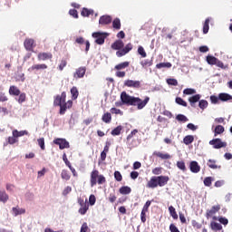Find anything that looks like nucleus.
<instances>
[{
	"instance_id": "obj_1",
	"label": "nucleus",
	"mask_w": 232,
	"mask_h": 232,
	"mask_svg": "<svg viewBox=\"0 0 232 232\" xmlns=\"http://www.w3.org/2000/svg\"><path fill=\"white\" fill-rule=\"evenodd\" d=\"M121 101L115 102V106L118 108L125 104L126 106H137V110H144L148 102H150V97L147 96L144 100H141L139 97L130 96L128 92H122L121 93Z\"/></svg>"
},
{
	"instance_id": "obj_2",
	"label": "nucleus",
	"mask_w": 232,
	"mask_h": 232,
	"mask_svg": "<svg viewBox=\"0 0 232 232\" xmlns=\"http://www.w3.org/2000/svg\"><path fill=\"white\" fill-rule=\"evenodd\" d=\"M53 106H59L60 115H64L66 110H70L73 106V102L72 100L66 102V92H63L61 95L54 96Z\"/></svg>"
},
{
	"instance_id": "obj_3",
	"label": "nucleus",
	"mask_w": 232,
	"mask_h": 232,
	"mask_svg": "<svg viewBox=\"0 0 232 232\" xmlns=\"http://www.w3.org/2000/svg\"><path fill=\"white\" fill-rule=\"evenodd\" d=\"M111 48L112 50H118L116 52L117 57H124V55L130 53V52L133 50V44L130 43L124 47V42L122 40H116L113 44H111Z\"/></svg>"
},
{
	"instance_id": "obj_4",
	"label": "nucleus",
	"mask_w": 232,
	"mask_h": 232,
	"mask_svg": "<svg viewBox=\"0 0 232 232\" xmlns=\"http://www.w3.org/2000/svg\"><path fill=\"white\" fill-rule=\"evenodd\" d=\"M169 182V177L168 176H154L148 181L146 188L155 189V188H164Z\"/></svg>"
},
{
	"instance_id": "obj_5",
	"label": "nucleus",
	"mask_w": 232,
	"mask_h": 232,
	"mask_svg": "<svg viewBox=\"0 0 232 232\" xmlns=\"http://www.w3.org/2000/svg\"><path fill=\"white\" fill-rule=\"evenodd\" d=\"M90 182H91V188L97 186V184L101 186L102 184H106V177H104V175L102 174H100V172L97 169H93L91 172Z\"/></svg>"
},
{
	"instance_id": "obj_6",
	"label": "nucleus",
	"mask_w": 232,
	"mask_h": 232,
	"mask_svg": "<svg viewBox=\"0 0 232 232\" xmlns=\"http://www.w3.org/2000/svg\"><path fill=\"white\" fill-rule=\"evenodd\" d=\"M110 34L108 33H102V32H95L92 33V37L95 39L96 44L102 45L104 44V41H106V37H108Z\"/></svg>"
},
{
	"instance_id": "obj_7",
	"label": "nucleus",
	"mask_w": 232,
	"mask_h": 232,
	"mask_svg": "<svg viewBox=\"0 0 232 232\" xmlns=\"http://www.w3.org/2000/svg\"><path fill=\"white\" fill-rule=\"evenodd\" d=\"M209 144L210 146H213L214 150H220L221 148H226L227 146V142L222 141L219 138L211 140Z\"/></svg>"
},
{
	"instance_id": "obj_8",
	"label": "nucleus",
	"mask_w": 232,
	"mask_h": 232,
	"mask_svg": "<svg viewBox=\"0 0 232 232\" xmlns=\"http://www.w3.org/2000/svg\"><path fill=\"white\" fill-rule=\"evenodd\" d=\"M78 204L79 206H81V208L78 210V213H80V215H86L88 209H90V204H88V202L84 201V199L81 198H78Z\"/></svg>"
},
{
	"instance_id": "obj_9",
	"label": "nucleus",
	"mask_w": 232,
	"mask_h": 232,
	"mask_svg": "<svg viewBox=\"0 0 232 232\" xmlns=\"http://www.w3.org/2000/svg\"><path fill=\"white\" fill-rule=\"evenodd\" d=\"M53 144H56L57 146H59L60 150H65L70 148V142H68L66 139H63V138H58L53 140Z\"/></svg>"
},
{
	"instance_id": "obj_10",
	"label": "nucleus",
	"mask_w": 232,
	"mask_h": 232,
	"mask_svg": "<svg viewBox=\"0 0 232 232\" xmlns=\"http://www.w3.org/2000/svg\"><path fill=\"white\" fill-rule=\"evenodd\" d=\"M24 46L27 52H34V48H35V40L26 38L24 42Z\"/></svg>"
},
{
	"instance_id": "obj_11",
	"label": "nucleus",
	"mask_w": 232,
	"mask_h": 232,
	"mask_svg": "<svg viewBox=\"0 0 232 232\" xmlns=\"http://www.w3.org/2000/svg\"><path fill=\"white\" fill-rule=\"evenodd\" d=\"M124 86L127 88H134L135 90H139L140 88V81H135V80H126L124 82Z\"/></svg>"
},
{
	"instance_id": "obj_12",
	"label": "nucleus",
	"mask_w": 232,
	"mask_h": 232,
	"mask_svg": "<svg viewBox=\"0 0 232 232\" xmlns=\"http://www.w3.org/2000/svg\"><path fill=\"white\" fill-rule=\"evenodd\" d=\"M218 211H220V205L213 206L210 209L207 210L206 218H211V217H213V215H216L217 213H218Z\"/></svg>"
},
{
	"instance_id": "obj_13",
	"label": "nucleus",
	"mask_w": 232,
	"mask_h": 232,
	"mask_svg": "<svg viewBox=\"0 0 232 232\" xmlns=\"http://www.w3.org/2000/svg\"><path fill=\"white\" fill-rule=\"evenodd\" d=\"M86 75V67H80L76 69V72L73 74L74 79H82Z\"/></svg>"
},
{
	"instance_id": "obj_14",
	"label": "nucleus",
	"mask_w": 232,
	"mask_h": 232,
	"mask_svg": "<svg viewBox=\"0 0 232 232\" xmlns=\"http://www.w3.org/2000/svg\"><path fill=\"white\" fill-rule=\"evenodd\" d=\"M111 21L112 18L110 15L105 14L100 17L99 24H102V26H105L106 24H111Z\"/></svg>"
},
{
	"instance_id": "obj_15",
	"label": "nucleus",
	"mask_w": 232,
	"mask_h": 232,
	"mask_svg": "<svg viewBox=\"0 0 232 232\" xmlns=\"http://www.w3.org/2000/svg\"><path fill=\"white\" fill-rule=\"evenodd\" d=\"M37 57L38 61H48V59H53V54L52 53H40Z\"/></svg>"
},
{
	"instance_id": "obj_16",
	"label": "nucleus",
	"mask_w": 232,
	"mask_h": 232,
	"mask_svg": "<svg viewBox=\"0 0 232 232\" xmlns=\"http://www.w3.org/2000/svg\"><path fill=\"white\" fill-rule=\"evenodd\" d=\"M153 156L158 157L159 159H161V160H168L171 159V155H169L168 153L164 154L160 151H154Z\"/></svg>"
},
{
	"instance_id": "obj_17",
	"label": "nucleus",
	"mask_w": 232,
	"mask_h": 232,
	"mask_svg": "<svg viewBox=\"0 0 232 232\" xmlns=\"http://www.w3.org/2000/svg\"><path fill=\"white\" fill-rule=\"evenodd\" d=\"M9 95H14V97H17L21 95V90L15 85H11L9 87Z\"/></svg>"
},
{
	"instance_id": "obj_18",
	"label": "nucleus",
	"mask_w": 232,
	"mask_h": 232,
	"mask_svg": "<svg viewBox=\"0 0 232 232\" xmlns=\"http://www.w3.org/2000/svg\"><path fill=\"white\" fill-rule=\"evenodd\" d=\"M9 198L10 197L6 194V191L3 188H0V202H3V204H6Z\"/></svg>"
},
{
	"instance_id": "obj_19",
	"label": "nucleus",
	"mask_w": 232,
	"mask_h": 232,
	"mask_svg": "<svg viewBox=\"0 0 232 232\" xmlns=\"http://www.w3.org/2000/svg\"><path fill=\"white\" fill-rule=\"evenodd\" d=\"M189 168H190V171L192 173H198L200 171V166L198 165V162H197V161H191Z\"/></svg>"
},
{
	"instance_id": "obj_20",
	"label": "nucleus",
	"mask_w": 232,
	"mask_h": 232,
	"mask_svg": "<svg viewBox=\"0 0 232 232\" xmlns=\"http://www.w3.org/2000/svg\"><path fill=\"white\" fill-rule=\"evenodd\" d=\"M12 211H13V215H14V217H17L19 215H24V213H26V209L21 208H19V206L14 207L12 208Z\"/></svg>"
},
{
	"instance_id": "obj_21",
	"label": "nucleus",
	"mask_w": 232,
	"mask_h": 232,
	"mask_svg": "<svg viewBox=\"0 0 232 232\" xmlns=\"http://www.w3.org/2000/svg\"><path fill=\"white\" fill-rule=\"evenodd\" d=\"M219 101H222V102H227V101H232V96L226 92H221L218 94Z\"/></svg>"
},
{
	"instance_id": "obj_22",
	"label": "nucleus",
	"mask_w": 232,
	"mask_h": 232,
	"mask_svg": "<svg viewBox=\"0 0 232 232\" xmlns=\"http://www.w3.org/2000/svg\"><path fill=\"white\" fill-rule=\"evenodd\" d=\"M200 101V94H195L194 96L188 98V102L192 108H195V104Z\"/></svg>"
},
{
	"instance_id": "obj_23",
	"label": "nucleus",
	"mask_w": 232,
	"mask_h": 232,
	"mask_svg": "<svg viewBox=\"0 0 232 232\" xmlns=\"http://www.w3.org/2000/svg\"><path fill=\"white\" fill-rule=\"evenodd\" d=\"M48 69V65H46L45 63H38V64H34L33 65L30 70L34 71H39V70H46Z\"/></svg>"
},
{
	"instance_id": "obj_24",
	"label": "nucleus",
	"mask_w": 232,
	"mask_h": 232,
	"mask_svg": "<svg viewBox=\"0 0 232 232\" xmlns=\"http://www.w3.org/2000/svg\"><path fill=\"white\" fill-rule=\"evenodd\" d=\"M208 166L210 169H220L222 168V166L217 165V160H208Z\"/></svg>"
},
{
	"instance_id": "obj_25",
	"label": "nucleus",
	"mask_w": 232,
	"mask_h": 232,
	"mask_svg": "<svg viewBox=\"0 0 232 232\" xmlns=\"http://www.w3.org/2000/svg\"><path fill=\"white\" fill-rule=\"evenodd\" d=\"M210 228L212 229V231H222V225L220 223L211 221Z\"/></svg>"
},
{
	"instance_id": "obj_26",
	"label": "nucleus",
	"mask_w": 232,
	"mask_h": 232,
	"mask_svg": "<svg viewBox=\"0 0 232 232\" xmlns=\"http://www.w3.org/2000/svg\"><path fill=\"white\" fill-rule=\"evenodd\" d=\"M81 15L82 17H90V15H93V10L83 7L81 12Z\"/></svg>"
},
{
	"instance_id": "obj_27",
	"label": "nucleus",
	"mask_w": 232,
	"mask_h": 232,
	"mask_svg": "<svg viewBox=\"0 0 232 232\" xmlns=\"http://www.w3.org/2000/svg\"><path fill=\"white\" fill-rule=\"evenodd\" d=\"M121 195H130L131 193V188L128 186H122L119 189Z\"/></svg>"
},
{
	"instance_id": "obj_28",
	"label": "nucleus",
	"mask_w": 232,
	"mask_h": 232,
	"mask_svg": "<svg viewBox=\"0 0 232 232\" xmlns=\"http://www.w3.org/2000/svg\"><path fill=\"white\" fill-rule=\"evenodd\" d=\"M195 140V137L193 135H187L183 138V142L186 146H189Z\"/></svg>"
},
{
	"instance_id": "obj_29",
	"label": "nucleus",
	"mask_w": 232,
	"mask_h": 232,
	"mask_svg": "<svg viewBox=\"0 0 232 232\" xmlns=\"http://www.w3.org/2000/svg\"><path fill=\"white\" fill-rule=\"evenodd\" d=\"M102 121L105 122V124H110V122H111V113L105 112L102 117Z\"/></svg>"
},
{
	"instance_id": "obj_30",
	"label": "nucleus",
	"mask_w": 232,
	"mask_h": 232,
	"mask_svg": "<svg viewBox=\"0 0 232 232\" xmlns=\"http://www.w3.org/2000/svg\"><path fill=\"white\" fill-rule=\"evenodd\" d=\"M13 135L14 137H15L16 139H19V137H24V135H28V131L26 130H13Z\"/></svg>"
},
{
	"instance_id": "obj_31",
	"label": "nucleus",
	"mask_w": 232,
	"mask_h": 232,
	"mask_svg": "<svg viewBox=\"0 0 232 232\" xmlns=\"http://www.w3.org/2000/svg\"><path fill=\"white\" fill-rule=\"evenodd\" d=\"M224 131H225L224 126L218 125V126H216V128L214 130V136L217 137L218 135H222V133H224Z\"/></svg>"
},
{
	"instance_id": "obj_32",
	"label": "nucleus",
	"mask_w": 232,
	"mask_h": 232,
	"mask_svg": "<svg viewBox=\"0 0 232 232\" xmlns=\"http://www.w3.org/2000/svg\"><path fill=\"white\" fill-rule=\"evenodd\" d=\"M169 211L170 217H172V218L174 220H177L179 218V215L177 214V210L175 209V208L173 206L169 207Z\"/></svg>"
},
{
	"instance_id": "obj_33",
	"label": "nucleus",
	"mask_w": 232,
	"mask_h": 232,
	"mask_svg": "<svg viewBox=\"0 0 232 232\" xmlns=\"http://www.w3.org/2000/svg\"><path fill=\"white\" fill-rule=\"evenodd\" d=\"M130 66V62H123L121 63H119L117 65H115L114 69L115 70H124L126 68H128Z\"/></svg>"
},
{
	"instance_id": "obj_34",
	"label": "nucleus",
	"mask_w": 232,
	"mask_h": 232,
	"mask_svg": "<svg viewBox=\"0 0 232 232\" xmlns=\"http://www.w3.org/2000/svg\"><path fill=\"white\" fill-rule=\"evenodd\" d=\"M140 65L142 68H148V66H152L153 65V60L150 59H145L140 62Z\"/></svg>"
},
{
	"instance_id": "obj_35",
	"label": "nucleus",
	"mask_w": 232,
	"mask_h": 232,
	"mask_svg": "<svg viewBox=\"0 0 232 232\" xmlns=\"http://www.w3.org/2000/svg\"><path fill=\"white\" fill-rule=\"evenodd\" d=\"M121 131H122V127L120 125L111 130V135H112V137H117L121 135Z\"/></svg>"
},
{
	"instance_id": "obj_36",
	"label": "nucleus",
	"mask_w": 232,
	"mask_h": 232,
	"mask_svg": "<svg viewBox=\"0 0 232 232\" xmlns=\"http://www.w3.org/2000/svg\"><path fill=\"white\" fill-rule=\"evenodd\" d=\"M71 95H72V101H75L77 97H79V90L77 89V87H72L71 89Z\"/></svg>"
},
{
	"instance_id": "obj_37",
	"label": "nucleus",
	"mask_w": 232,
	"mask_h": 232,
	"mask_svg": "<svg viewBox=\"0 0 232 232\" xmlns=\"http://www.w3.org/2000/svg\"><path fill=\"white\" fill-rule=\"evenodd\" d=\"M211 19L210 18H207L205 20V23L203 24V34H208V32H209V23H210Z\"/></svg>"
},
{
	"instance_id": "obj_38",
	"label": "nucleus",
	"mask_w": 232,
	"mask_h": 232,
	"mask_svg": "<svg viewBox=\"0 0 232 232\" xmlns=\"http://www.w3.org/2000/svg\"><path fill=\"white\" fill-rule=\"evenodd\" d=\"M218 59V58H217L215 56L208 55V56H207V63L213 66L217 63Z\"/></svg>"
},
{
	"instance_id": "obj_39",
	"label": "nucleus",
	"mask_w": 232,
	"mask_h": 232,
	"mask_svg": "<svg viewBox=\"0 0 232 232\" xmlns=\"http://www.w3.org/2000/svg\"><path fill=\"white\" fill-rule=\"evenodd\" d=\"M112 28H114V30H121V19L115 18L112 21Z\"/></svg>"
},
{
	"instance_id": "obj_40",
	"label": "nucleus",
	"mask_w": 232,
	"mask_h": 232,
	"mask_svg": "<svg viewBox=\"0 0 232 232\" xmlns=\"http://www.w3.org/2000/svg\"><path fill=\"white\" fill-rule=\"evenodd\" d=\"M156 68H158V70H160L162 68H171V63H160L156 64Z\"/></svg>"
},
{
	"instance_id": "obj_41",
	"label": "nucleus",
	"mask_w": 232,
	"mask_h": 232,
	"mask_svg": "<svg viewBox=\"0 0 232 232\" xmlns=\"http://www.w3.org/2000/svg\"><path fill=\"white\" fill-rule=\"evenodd\" d=\"M61 177L63 180H70L71 179L70 172L66 169L62 170Z\"/></svg>"
},
{
	"instance_id": "obj_42",
	"label": "nucleus",
	"mask_w": 232,
	"mask_h": 232,
	"mask_svg": "<svg viewBox=\"0 0 232 232\" xmlns=\"http://www.w3.org/2000/svg\"><path fill=\"white\" fill-rule=\"evenodd\" d=\"M175 102H177L179 106H184L185 108L188 106V102H186V101L180 97H176Z\"/></svg>"
},
{
	"instance_id": "obj_43",
	"label": "nucleus",
	"mask_w": 232,
	"mask_h": 232,
	"mask_svg": "<svg viewBox=\"0 0 232 232\" xmlns=\"http://www.w3.org/2000/svg\"><path fill=\"white\" fill-rule=\"evenodd\" d=\"M167 84H169V86H179V81L174 78H169L167 79Z\"/></svg>"
},
{
	"instance_id": "obj_44",
	"label": "nucleus",
	"mask_w": 232,
	"mask_h": 232,
	"mask_svg": "<svg viewBox=\"0 0 232 232\" xmlns=\"http://www.w3.org/2000/svg\"><path fill=\"white\" fill-rule=\"evenodd\" d=\"M176 119L179 121V122H188L189 121L184 114H178Z\"/></svg>"
},
{
	"instance_id": "obj_45",
	"label": "nucleus",
	"mask_w": 232,
	"mask_h": 232,
	"mask_svg": "<svg viewBox=\"0 0 232 232\" xmlns=\"http://www.w3.org/2000/svg\"><path fill=\"white\" fill-rule=\"evenodd\" d=\"M25 101H26V93L24 92L20 93L17 99V102L19 104H23V102H24Z\"/></svg>"
},
{
	"instance_id": "obj_46",
	"label": "nucleus",
	"mask_w": 232,
	"mask_h": 232,
	"mask_svg": "<svg viewBox=\"0 0 232 232\" xmlns=\"http://www.w3.org/2000/svg\"><path fill=\"white\" fill-rule=\"evenodd\" d=\"M114 179L117 180V182H122V174H121V171H114Z\"/></svg>"
},
{
	"instance_id": "obj_47",
	"label": "nucleus",
	"mask_w": 232,
	"mask_h": 232,
	"mask_svg": "<svg viewBox=\"0 0 232 232\" xmlns=\"http://www.w3.org/2000/svg\"><path fill=\"white\" fill-rule=\"evenodd\" d=\"M7 142L9 144H15V143L19 142V140L15 136L13 135V136H9L7 138Z\"/></svg>"
},
{
	"instance_id": "obj_48",
	"label": "nucleus",
	"mask_w": 232,
	"mask_h": 232,
	"mask_svg": "<svg viewBox=\"0 0 232 232\" xmlns=\"http://www.w3.org/2000/svg\"><path fill=\"white\" fill-rule=\"evenodd\" d=\"M208 101L206 100H200L199 103H198V107L200 108V110H206V108H208Z\"/></svg>"
},
{
	"instance_id": "obj_49",
	"label": "nucleus",
	"mask_w": 232,
	"mask_h": 232,
	"mask_svg": "<svg viewBox=\"0 0 232 232\" xmlns=\"http://www.w3.org/2000/svg\"><path fill=\"white\" fill-rule=\"evenodd\" d=\"M212 182H213V178L211 177H207L204 179V185L207 186V188H210Z\"/></svg>"
},
{
	"instance_id": "obj_50",
	"label": "nucleus",
	"mask_w": 232,
	"mask_h": 232,
	"mask_svg": "<svg viewBox=\"0 0 232 232\" xmlns=\"http://www.w3.org/2000/svg\"><path fill=\"white\" fill-rule=\"evenodd\" d=\"M137 133H139V130L134 129L133 130H131V132L127 136V140L128 141L131 140V139H133V137H135Z\"/></svg>"
},
{
	"instance_id": "obj_51",
	"label": "nucleus",
	"mask_w": 232,
	"mask_h": 232,
	"mask_svg": "<svg viewBox=\"0 0 232 232\" xmlns=\"http://www.w3.org/2000/svg\"><path fill=\"white\" fill-rule=\"evenodd\" d=\"M177 168H179V169H181V171H186V163L184 161H178L177 162Z\"/></svg>"
},
{
	"instance_id": "obj_52",
	"label": "nucleus",
	"mask_w": 232,
	"mask_h": 232,
	"mask_svg": "<svg viewBox=\"0 0 232 232\" xmlns=\"http://www.w3.org/2000/svg\"><path fill=\"white\" fill-rule=\"evenodd\" d=\"M69 14L72 15V17H74V19H79V13L76 9H70Z\"/></svg>"
},
{
	"instance_id": "obj_53",
	"label": "nucleus",
	"mask_w": 232,
	"mask_h": 232,
	"mask_svg": "<svg viewBox=\"0 0 232 232\" xmlns=\"http://www.w3.org/2000/svg\"><path fill=\"white\" fill-rule=\"evenodd\" d=\"M8 101V96L5 92H0V102H6Z\"/></svg>"
},
{
	"instance_id": "obj_54",
	"label": "nucleus",
	"mask_w": 232,
	"mask_h": 232,
	"mask_svg": "<svg viewBox=\"0 0 232 232\" xmlns=\"http://www.w3.org/2000/svg\"><path fill=\"white\" fill-rule=\"evenodd\" d=\"M184 95H193L194 93H197V91L195 89H189L187 88L183 91Z\"/></svg>"
},
{
	"instance_id": "obj_55",
	"label": "nucleus",
	"mask_w": 232,
	"mask_h": 232,
	"mask_svg": "<svg viewBox=\"0 0 232 232\" xmlns=\"http://www.w3.org/2000/svg\"><path fill=\"white\" fill-rule=\"evenodd\" d=\"M191 225L194 227V229H202V224L197 222V220H192Z\"/></svg>"
},
{
	"instance_id": "obj_56",
	"label": "nucleus",
	"mask_w": 232,
	"mask_h": 232,
	"mask_svg": "<svg viewBox=\"0 0 232 232\" xmlns=\"http://www.w3.org/2000/svg\"><path fill=\"white\" fill-rule=\"evenodd\" d=\"M38 146H40L41 150H44L46 147L44 146V138H40L37 140Z\"/></svg>"
},
{
	"instance_id": "obj_57",
	"label": "nucleus",
	"mask_w": 232,
	"mask_h": 232,
	"mask_svg": "<svg viewBox=\"0 0 232 232\" xmlns=\"http://www.w3.org/2000/svg\"><path fill=\"white\" fill-rule=\"evenodd\" d=\"M95 202H97V198H95V195L92 194L89 197V204H90V206H95Z\"/></svg>"
},
{
	"instance_id": "obj_58",
	"label": "nucleus",
	"mask_w": 232,
	"mask_h": 232,
	"mask_svg": "<svg viewBox=\"0 0 232 232\" xmlns=\"http://www.w3.org/2000/svg\"><path fill=\"white\" fill-rule=\"evenodd\" d=\"M216 66L222 68V70H226L227 68V65H224V63L218 59L216 61Z\"/></svg>"
},
{
	"instance_id": "obj_59",
	"label": "nucleus",
	"mask_w": 232,
	"mask_h": 232,
	"mask_svg": "<svg viewBox=\"0 0 232 232\" xmlns=\"http://www.w3.org/2000/svg\"><path fill=\"white\" fill-rule=\"evenodd\" d=\"M91 229L90 227H88V223L84 222L82 225V227H81V231L80 232H90Z\"/></svg>"
},
{
	"instance_id": "obj_60",
	"label": "nucleus",
	"mask_w": 232,
	"mask_h": 232,
	"mask_svg": "<svg viewBox=\"0 0 232 232\" xmlns=\"http://www.w3.org/2000/svg\"><path fill=\"white\" fill-rule=\"evenodd\" d=\"M153 175H161L162 174V167H156L152 169Z\"/></svg>"
},
{
	"instance_id": "obj_61",
	"label": "nucleus",
	"mask_w": 232,
	"mask_h": 232,
	"mask_svg": "<svg viewBox=\"0 0 232 232\" xmlns=\"http://www.w3.org/2000/svg\"><path fill=\"white\" fill-rule=\"evenodd\" d=\"M138 53L141 55V57H147L146 51L144 50V47L139 46L138 48Z\"/></svg>"
},
{
	"instance_id": "obj_62",
	"label": "nucleus",
	"mask_w": 232,
	"mask_h": 232,
	"mask_svg": "<svg viewBox=\"0 0 232 232\" xmlns=\"http://www.w3.org/2000/svg\"><path fill=\"white\" fill-rule=\"evenodd\" d=\"M108 200L111 202V204H113L117 200V196H115L113 193H111L108 197Z\"/></svg>"
},
{
	"instance_id": "obj_63",
	"label": "nucleus",
	"mask_w": 232,
	"mask_h": 232,
	"mask_svg": "<svg viewBox=\"0 0 232 232\" xmlns=\"http://www.w3.org/2000/svg\"><path fill=\"white\" fill-rule=\"evenodd\" d=\"M69 193H72V187L67 186L63 191V197H66V195H68Z\"/></svg>"
},
{
	"instance_id": "obj_64",
	"label": "nucleus",
	"mask_w": 232,
	"mask_h": 232,
	"mask_svg": "<svg viewBox=\"0 0 232 232\" xmlns=\"http://www.w3.org/2000/svg\"><path fill=\"white\" fill-rule=\"evenodd\" d=\"M169 231L170 232H180V230H179V227H177V226H175V224L169 225Z\"/></svg>"
}]
</instances>
